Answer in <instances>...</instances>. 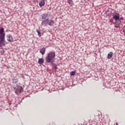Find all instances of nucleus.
Segmentation results:
<instances>
[{
    "label": "nucleus",
    "instance_id": "nucleus-4",
    "mask_svg": "<svg viewBox=\"0 0 125 125\" xmlns=\"http://www.w3.org/2000/svg\"><path fill=\"white\" fill-rule=\"evenodd\" d=\"M15 93L19 95L23 91V87L22 86H17L14 88Z\"/></svg>",
    "mask_w": 125,
    "mask_h": 125
},
{
    "label": "nucleus",
    "instance_id": "nucleus-6",
    "mask_svg": "<svg viewBox=\"0 0 125 125\" xmlns=\"http://www.w3.org/2000/svg\"><path fill=\"white\" fill-rule=\"evenodd\" d=\"M113 19L117 21L120 20V14L118 13H115V15L113 17Z\"/></svg>",
    "mask_w": 125,
    "mask_h": 125
},
{
    "label": "nucleus",
    "instance_id": "nucleus-19",
    "mask_svg": "<svg viewBox=\"0 0 125 125\" xmlns=\"http://www.w3.org/2000/svg\"><path fill=\"white\" fill-rule=\"evenodd\" d=\"M54 70H57V66L56 65V66H53Z\"/></svg>",
    "mask_w": 125,
    "mask_h": 125
},
{
    "label": "nucleus",
    "instance_id": "nucleus-12",
    "mask_svg": "<svg viewBox=\"0 0 125 125\" xmlns=\"http://www.w3.org/2000/svg\"><path fill=\"white\" fill-rule=\"evenodd\" d=\"M122 23V21H121V20H118L117 21H115V24L116 25H121Z\"/></svg>",
    "mask_w": 125,
    "mask_h": 125
},
{
    "label": "nucleus",
    "instance_id": "nucleus-3",
    "mask_svg": "<svg viewBox=\"0 0 125 125\" xmlns=\"http://www.w3.org/2000/svg\"><path fill=\"white\" fill-rule=\"evenodd\" d=\"M2 44L5 45V33L3 28H0V47Z\"/></svg>",
    "mask_w": 125,
    "mask_h": 125
},
{
    "label": "nucleus",
    "instance_id": "nucleus-13",
    "mask_svg": "<svg viewBox=\"0 0 125 125\" xmlns=\"http://www.w3.org/2000/svg\"><path fill=\"white\" fill-rule=\"evenodd\" d=\"M36 31L38 34V36L39 37H42V33H41V31H40V30H37Z\"/></svg>",
    "mask_w": 125,
    "mask_h": 125
},
{
    "label": "nucleus",
    "instance_id": "nucleus-15",
    "mask_svg": "<svg viewBox=\"0 0 125 125\" xmlns=\"http://www.w3.org/2000/svg\"><path fill=\"white\" fill-rule=\"evenodd\" d=\"M67 2L69 4H73V0H68Z\"/></svg>",
    "mask_w": 125,
    "mask_h": 125
},
{
    "label": "nucleus",
    "instance_id": "nucleus-14",
    "mask_svg": "<svg viewBox=\"0 0 125 125\" xmlns=\"http://www.w3.org/2000/svg\"><path fill=\"white\" fill-rule=\"evenodd\" d=\"M75 74H76V71L70 72V76H75Z\"/></svg>",
    "mask_w": 125,
    "mask_h": 125
},
{
    "label": "nucleus",
    "instance_id": "nucleus-20",
    "mask_svg": "<svg viewBox=\"0 0 125 125\" xmlns=\"http://www.w3.org/2000/svg\"><path fill=\"white\" fill-rule=\"evenodd\" d=\"M123 19H124V18H119V20L120 21L123 20Z\"/></svg>",
    "mask_w": 125,
    "mask_h": 125
},
{
    "label": "nucleus",
    "instance_id": "nucleus-1",
    "mask_svg": "<svg viewBox=\"0 0 125 125\" xmlns=\"http://www.w3.org/2000/svg\"><path fill=\"white\" fill-rule=\"evenodd\" d=\"M42 19H43L42 22V25L46 26L48 24L49 26H53L55 24L54 21L52 20L49 21V19L47 18V14H43L42 15Z\"/></svg>",
    "mask_w": 125,
    "mask_h": 125
},
{
    "label": "nucleus",
    "instance_id": "nucleus-2",
    "mask_svg": "<svg viewBox=\"0 0 125 125\" xmlns=\"http://www.w3.org/2000/svg\"><path fill=\"white\" fill-rule=\"evenodd\" d=\"M46 63H51L53 61H55V53L53 52H50L47 54V56L45 58Z\"/></svg>",
    "mask_w": 125,
    "mask_h": 125
},
{
    "label": "nucleus",
    "instance_id": "nucleus-17",
    "mask_svg": "<svg viewBox=\"0 0 125 125\" xmlns=\"http://www.w3.org/2000/svg\"><path fill=\"white\" fill-rule=\"evenodd\" d=\"M115 28H117V29H118V28H119L120 27V25H118V24H116L114 26Z\"/></svg>",
    "mask_w": 125,
    "mask_h": 125
},
{
    "label": "nucleus",
    "instance_id": "nucleus-16",
    "mask_svg": "<svg viewBox=\"0 0 125 125\" xmlns=\"http://www.w3.org/2000/svg\"><path fill=\"white\" fill-rule=\"evenodd\" d=\"M54 62L55 61H53L51 62H50L53 67H55L56 66V64L54 63Z\"/></svg>",
    "mask_w": 125,
    "mask_h": 125
},
{
    "label": "nucleus",
    "instance_id": "nucleus-21",
    "mask_svg": "<svg viewBox=\"0 0 125 125\" xmlns=\"http://www.w3.org/2000/svg\"><path fill=\"white\" fill-rule=\"evenodd\" d=\"M116 125H119V124H118V123H116Z\"/></svg>",
    "mask_w": 125,
    "mask_h": 125
},
{
    "label": "nucleus",
    "instance_id": "nucleus-10",
    "mask_svg": "<svg viewBox=\"0 0 125 125\" xmlns=\"http://www.w3.org/2000/svg\"><path fill=\"white\" fill-rule=\"evenodd\" d=\"M12 81L13 83H17L19 82V80L18 78H13Z\"/></svg>",
    "mask_w": 125,
    "mask_h": 125
},
{
    "label": "nucleus",
    "instance_id": "nucleus-9",
    "mask_svg": "<svg viewBox=\"0 0 125 125\" xmlns=\"http://www.w3.org/2000/svg\"><path fill=\"white\" fill-rule=\"evenodd\" d=\"M112 56H113V52H110L107 55V59H111V58H112Z\"/></svg>",
    "mask_w": 125,
    "mask_h": 125
},
{
    "label": "nucleus",
    "instance_id": "nucleus-5",
    "mask_svg": "<svg viewBox=\"0 0 125 125\" xmlns=\"http://www.w3.org/2000/svg\"><path fill=\"white\" fill-rule=\"evenodd\" d=\"M7 41L10 42H13V38L11 34H8L7 35Z\"/></svg>",
    "mask_w": 125,
    "mask_h": 125
},
{
    "label": "nucleus",
    "instance_id": "nucleus-7",
    "mask_svg": "<svg viewBox=\"0 0 125 125\" xmlns=\"http://www.w3.org/2000/svg\"><path fill=\"white\" fill-rule=\"evenodd\" d=\"M40 52L41 54H42V55H44V53H45V48L43 47V48H41L40 50Z\"/></svg>",
    "mask_w": 125,
    "mask_h": 125
},
{
    "label": "nucleus",
    "instance_id": "nucleus-11",
    "mask_svg": "<svg viewBox=\"0 0 125 125\" xmlns=\"http://www.w3.org/2000/svg\"><path fill=\"white\" fill-rule=\"evenodd\" d=\"M44 62V61L43 60V59L42 58H40V59H39L38 60V63L39 64H43V62Z\"/></svg>",
    "mask_w": 125,
    "mask_h": 125
},
{
    "label": "nucleus",
    "instance_id": "nucleus-8",
    "mask_svg": "<svg viewBox=\"0 0 125 125\" xmlns=\"http://www.w3.org/2000/svg\"><path fill=\"white\" fill-rule=\"evenodd\" d=\"M45 4V2H44V0H41V1H40L39 4L40 6L42 7V6H43V5H44Z\"/></svg>",
    "mask_w": 125,
    "mask_h": 125
},
{
    "label": "nucleus",
    "instance_id": "nucleus-18",
    "mask_svg": "<svg viewBox=\"0 0 125 125\" xmlns=\"http://www.w3.org/2000/svg\"><path fill=\"white\" fill-rule=\"evenodd\" d=\"M113 19L109 20V23H113Z\"/></svg>",
    "mask_w": 125,
    "mask_h": 125
}]
</instances>
